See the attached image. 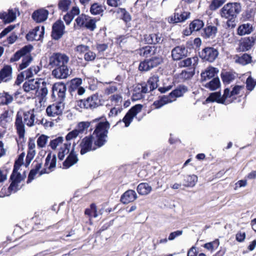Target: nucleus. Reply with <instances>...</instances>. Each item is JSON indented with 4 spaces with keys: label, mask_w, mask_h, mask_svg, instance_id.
Here are the masks:
<instances>
[{
    "label": "nucleus",
    "mask_w": 256,
    "mask_h": 256,
    "mask_svg": "<svg viewBox=\"0 0 256 256\" xmlns=\"http://www.w3.org/2000/svg\"><path fill=\"white\" fill-rule=\"evenodd\" d=\"M134 116L132 115V114L128 112L124 118L122 120V121L124 123L125 126L128 127L131 122L132 121V120L134 118Z\"/></svg>",
    "instance_id": "obj_57"
},
{
    "label": "nucleus",
    "mask_w": 256,
    "mask_h": 256,
    "mask_svg": "<svg viewBox=\"0 0 256 256\" xmlns=\"http://www.w3.org/2000/svg\"><path fill=\"white\" fill-rule=\"evenodd\" d=\"M78 160L77 154L73 148L66 160L63 162V166L66 168H69L76 164Z\"/></svg>",
    "instance_id": "obj_21"
},
{
    "label": "nucleus",
    "mask_w": 256,
    "mask_h": 256,
    "mask_svg": "<svg viewBox=\"0 0 256 256\" xmlns=\"http://www.w3.org/2000/svg\"><path fill=\"white\" fill-rule=\"evenodd\" d=\"M226 2V0H212L210 5V9L211 10H216L220 8Z\"/></svg>",
    "instance_id": "obj_47"
},
{
    "label": "nucleus",
    "mask_w": 256,
    "mask_h": 256,
    "mask_svg": "<svg viewBox=\"0 0 256 256\" xmlns=\"http://www.w3.org/2000/svg\"><path fill=\"white\" fill-rule=\"evenodd\" d=\"M142 105L141 104H136L132 107L128 112H130L134 117L142 110Z\"/></svg>",
    "instance_id": "obj_54"
},
{
    "label": "nucleus",
    "mask_w": 256,
    "mask_h": 256,
    "mask_svg": "<svg viewBox=\"0 0 256 256\" xmlns=\"http://www.w3.org/2000/svg\"><path fill=\"white\" fill-rule=\"evenodd\" d=\"M65 26L61 20L56 21L52 25L51 36L52 39L58 40L64 34Z\"/></svg>",
    "instance_id": "obj_8"
},
{
    "label": "nucleus",
    "mask_w": 256,
    "mask_h": 256,
    "mask_svg": "<svg viewBox=\"0 0 256 256\" xmlns=\"http://www.w3.org/2000/svg\"><path fill=\"white\" fill-rule=\"evenodd\" d=\"M48 12L43 8L35 10L32 14V19L36 22H42L48 18Z\"/></svg>",
    "instance_id": "obj_16"
},
{
    "label": "nucleus",
    "mask_w": 256,
    "mask_h": 256,
    "mask_svg": "<svg viewBox=\"0 0 256 256\" xmlns=\"http://www.w3.org/2000/svg\"><path fill=\"white\" fill-rule=\"evenodd\" d=\"M101 105L100 100L98 94H94L86 99L80 100L77 102V106L80 108L92 110Z\"/></svg>",
    "instance_id": "obj_3"
},
{
    "label": "nucleus",
    "mask_w": 256,
    "mask_h": 256,
    "mask_svg": "<svg viewBox=\"0 0 256 256\" xmlns=\"http://www.w3.org/2000/svg\"><path fill=\"white\" fill-rule=\"evenodd\" d=\"M220 86V80L218 77L214 78L208 82L204 86L211 90H214Z\"/></svg>",
    "instance_id": "obj_36"
},
{
    "label": "nucleus",
    "mask_w": 256,
    "mask_h": 256,
    "mask_svg": "<svg viewBox=\"0 0 256 256\" xmlns=\"http://www.w3.org/2000/svg\"><path fill=\"white\" fill-rule=\"evenodd\" d=\"M40 82L38 80H29L23 84V88L26 92H28L31 90H37L39 88Z\"/></svg>",
    "instance_id": "obj_26"
},
{
    "label": "nucleus",
    "mask_w": 256,
    "mask_h": 256,
    "mask_svg": "<svg viewBox=\"0 0 256 256\" xmlns=\"http://www.w3.org/2000/svg\"><path fill=\"white\" fill-rule=\"evenodd\" d=\"M158 77L156 76H154L148 79L147 84L150 88V91H152L157 88L158 86Z\"/></svg>",
    "instance_id": "obj_42"
},
{
    "label": "nucleus",
    "mask_w": 256,
    "mask_h": 256,
    "mask_svg": "<svg viewBox=\"0 0 256 256\" xmlns=\"http://www.w3.org/2000/svg\"><path fill=\"white\" fill-rule=\"evenodd\" d=\"M190 12H184L180 13L178 12L177 22H182L190 18Z\"/></svg>",
    "instance_id": "obj_55"
},
{
    "label": "nucleus",
    "mask_w": 256,
    "mask_h": 256,
    "mask_svg": "<svg viewBox=\"0 0 256 256\" xmlns=\"http://www.w3.org/2000/svg\"><path fill=\"white\" fill-rule=\"evenodd\" d=\"M22 122V117L20 112H17V132L18 134L20 139L24 138L25 130L24 126L21 123Z\"/></svg>",
    "instance_id": "obj_32"
},
{
    "label": "nucleus",
    "mask_w": 256,
    "mask_h": 256,
    "mask_svg": "<svg viewBox=\"0 0 256 256\" xmlns=\"http://www.w3.org/2000/svg\"><path fill=\"white\" fill-rule=\"evenodd\" d=\"M152 190V187L147 183H141L137 187V191L140 194L146 195Z\"/></svg>",
    "instance_id": "obj_35"
},
{
    "label": "nucleus",
    "mask_w": 256,
    "mask_h": 256,
    "mask_svg": "<svg viewBox=\"0 0 256 256\" xmlns=\"http://www.w3.org/2000/svg\"><path fill=\"white\" fill-rule=\"evenodd\" d=\"M218 32L216 26L212 25H206L201 32L202 36L205 40L214 39Z\"/></svg>",
    "instance_id": "obj_13"
},
{
    "label": "nucleus",
    "mask_w": 256,
    "mask_h": 256,
    "mask_svg": "<svg viewBox=\"0 0 256 256\" xmlns=\"http://www.w3.org/2000/svg\"><path fill=\"white\" fill-rule=\"evenodd\" d=\"M256 85V80L252 78L251 76H248L246 80V88L252 91Z\"/></svg>",
    "instance_id": "obj_52"
},
{
    "label": "nucleus",
    "mask_w": 256,
    "mask_h": 256,
    "mask_svg": "<svg viewBox=\"0 0 256 256\" xmlns=\"http://www.w3.org/2000/svg\"><path fill=\"white\" fill-rule=\"evenodd\" d=\"M199 54L202 60L212 62L218 58L219 52L217 48L212 46H208L202 49Z\"/></svg>",
    "instance_id": "obj_6"
},
{
    "label": "nucleus",
    "mask_w": 256,
    "mask_h": 256,
    "mask_svg": "<svg viewBox=\"0 0 256 256\" xmlns=\"http://www.w3.org/2000/svg\"><path fill=\"white\" fill-rule=\"evenodd\" d=\"M182 234V230H178L171 232L168 238L169 240H174L176 237L180 236Z\"/></svg>",
    "instance_id": "obj_64"
},
{
    "label": "nucleus",
    "mask_w": 256,
    "mask_h": 256,
    "mask_svg": "<svg viewBox=\"0 0 256 256\" xmlns=\"http://www.w3.org/2000/svg\"><path fill=\"white\" fill-rule=\"evenodd\" d=\"M219 244V240H216L213 242L205 244L204 247L210 252H212L218 246Z\"/></svg>",
    "instance_id": "obj_48"
},
{
    "label": "nucleus",
    "mask_w": 256,
    "mask_h": 256,
    "mask_svg": "<svg viewBox=\"0 0 256 256\" xmlns=\"http://www.w3.org/2000/svg\"><path fill=\"white\" fill-rule=\"evenodd\" d=\"M218 70L214 68H210L206 69L204 72L201 74V80L202 82L206 81L214 78Z\"/></svg>",
    "instance_id": "obj_25"
},
{
    "label": "nucleus",
    "mask_w": 256,
    "mask_h": 256,
    "mask_svg": "<svg viewBox=\"0 0 256 256\" xmlns=\"http://www.w3.org/2000/svg\"><path fill=\"white\" fill-rule=\"evenodd\" d=\"M137 198L136 192L134 190H129L126 191L121 196L120 201L124 204L134 201Z\"/></svg>",
    "instance_id": "obj_23"
},
{
    "label": "nucleus",
    "mask_w": 256,
    "mask_h": 256,
    "mask_svg": "<svg viewBox=\"0 0 256 256\" xmlns=\"http://www.w3.org/2000/svg\"><path fill=\"white\" fill-rule=\"evenodd\" d=\"M16 160H15L14 164V168L12 173L10 176V180L12 182L8 188V192L6 194H3V192H0V197H3L4 196H8L12 192H15L16 190Z\"/></svg>",
    "instance_id": "obj_15"
},
{
    "label": "nucleus",
    "mask_w": 256,
    "mask_h": 256,
    "mask_svg": "<svg viewBox=\"0 0 256 256\" xmlns=\"http://www.w3.org/2000/svg\"><path fill=\"white\" fill-rule=\"evenodd\" d=\"M49 137L44 134H42L37 140V146L39 148L45 146Z\"/></svg>",
    "instance_id": "obj_49"
},
{
    "label": "nucleus",
    "mask_w": 256,
    "mask_h": 256,
    "mask_svg": "<svg viewBox=\"0 0 256 256\" xmlns=\"http://www.w3.org/2000/svg\"><path fill=\"white\" fill-rule=\"evenodd\" d=\"M118 12H120L122 14V19L126 22H128L130 20L131 16L125 8H119L118 11Z\"/></svg>",
    "instance_id": "obj_58"
},
{
    "label": "nucleus",
    "mask_w": 256,
    "mask_h": 256,
    "mask_svg": "<svg viewBox=\"0 0 256 256\" xmlns=\"http://www.w3.org/2000/svg\"><path fill=\"white\" fill-rule=\"evenodd\" d=\"M242 11V5L240 2H228L220 10L222 18L227 19L226 26L228 28H234L236 26V19Z\"/></svg>",
    "instance_id": "obj_2"
},
{
    "label": "nucleus",
    "mask_w": 256,
    "mask_h": 256,
    "mask_svg": "<svg viewBox=\"0 0 256 256\" xmlns=\"http://www.w3.org/2000/svg\"><path fill=\"white\" fill-rule=\"evenodd\" d=\"M144 40L148 44L156 45L162 44L164 40V38L162 34L156 32L144 35Z\"/></svg>",
    "instance_id": "obj_9"
},
{
    "label": "nucleus",
    "mask_w": 256,
    "mask_h": 256,
    "mask_svg": "<svg viewBox=\"0 0 256 256\" xmlns=\"http://www.w3.org/2000/svg\"><path fill=\"white\" fill-rule=\"evenodd\" d=\"M236 73L232 72H222L220 76L223 83L229 84L236 78Z\"/></svg>",
    "instance_id": "obj_28"
},
{
    "label": "nucleus",
    "mask_w": 256,
    "mask_h": 256,
    "mask_svg": "<svg viewBox=\"0 0 256 256\" xmlns=\"http://www.w3.org/2000/svg\"><path fill=\"white\" fill-rule=\"evenodd\" d=\"M192 64V60L191 58H187L186 59L183 60H181L178 66L180 67H188L190 66Z\"/></svg>",
    "instance_id": "obj_63"
},
{
    "label": "nucleus",
    "mask_w": 256,
    "mask_h": 256,
    "mask_svg": "<svg viewBox=\"0 0 256 256\" xmlns=\"http://www.w3.org/2000/svg\"><path fill=\"white\" fill-rule=\"evenodd\" d=\"M12 68L11 66L6 65L0 70V83L6 82L12 79Z\"/></svg>",
    "instance_id": "obj_19"
},
{
    "label": "nucleus",
    "mask_w": 256,
    "mask_h": 256,
    "mask_svg": "<svg viewBox=\"0 0 256 256\" xmlns=\"http://www.w3.org/2000/svg\"><path fill=\"white\" fill-rule=\"evenodd\" d=\"M194 74V70L190 68V70H182L180 74V76L185 80H188L192 78Z\"/></svg>",
    "instance_id": "obj_51"
},
{
    "label": "nucleus",
    "mask_w": 256,
    "mask_h": 256,
    "mask_svg": "<svg viewBox=\"0 0 256 256\" xmlns=\"http://www.w3.org/2000/svg\"><path fill=\"white\" fill-rule=\"evenodd\" d=\"M64 101L58 100L56 104L50 105L46 108V112L50 116H54L62 114L64 108Z\"/></svg>",
    "instance_id": "obj_10"
},
{
    "label": "nucleus",
    "mask_w": 256,
    "mask_h": 256,
    "mask_svg": "<svg viewBox=\"0 0 256 256\" xmlns=\"http://www.w3.org/2000/svg\"><path fill=\"white\" fill-rule=\"evenodd\" d=\"M157 50V46H143L138 50V53L140 56L144 58L152 56L154 55Z\"/></svg>",
    "instance_id": "obj_17"
},
{
    "label": "nucleus",
    "mask_w": 256,
    "mask_h": 256,
    "mask_svg": "<svg viewBox=\"0 0 256 256\" xmlns=\"http://www.w3.org/2000/svg\"><path fill=\"white\" fill-rule=\"evenodd\" d=\"M88 16L85 14H82L76 19V22L80 28L84 26L86 21L88 20Z\"/></svg>",
    "instance_id": "obj_56"
},
{
    "label": "nucleus",
    "mask_w": 256,
    "mask_h": 256,
    "mask_svg": "<svg viewBox=\"0 0 256 256\" xmlns=\"http://www.w3.org/2000/svg\"><path fill=\"white\" fill-rule=\"evenodd\" d=\"M62 142L63 138L62 136H59L51 140L50 145L52 150H55L59 144L62 143Z\"/></svg>",
    "instance_id": "obj_60"
},
{
    "label": "nucleus",
    "mask_w": 256,
    "mask_h": 256,
    "mask_svg": "<svg viewBox=\"0 0 256 256\" xmlns=\"http://www.w3.org/2000/svg\"><path fill=\"white\" fill-rule=\"evenodd\" d=\"M106 9V7H104L98 3L94 2L91 5L90 11L92 15L100 14L102 16L103 12Z\"/></svg>",
    "instance_id": "obj_31"
},
{
    "label": "nucleus",
    "mask_w": 256,
    "mask_h": 256,
    "mask_svg": "<svg viewBox=\"0 0 256 256\" xmlns=\"http://www.w3.org/2000/svg\"><path fill=\"white\" fill-rule=\"evenodd\" d=\"M71 2L70 0H60L58 4V8L62 12H66L68 10Z\"/></svg>",
    "instance_id": "obj_46"
},
{
    "label": "nucleus",
    "mask_w": 256,
    "mask_h": 256,
    "mask_svg": "<svg viewBox=\"0 0 256 256\" xmlns=\"http://www.w3.org/2000/svg\"><path fill=\"white\" fill-rule=\"evenodd\" d=\"M34 47L32 44H28L24 46L20 50L17 51V61L20 58H24L30 54V52L33 50Z\"/></svg>",
    "instance_id": "obj_27"
},
{
    "label": "nucleus",
    "mask_w": 256,
    "mask_h": 256,
    "mask_svg": "<svg viewBox=\"0 0 256 256\" xmlns=\"http://www.w3.org/2000/svg\"><path fill=\"white\" fill-rule=\"evenodd\" d=\"M69 70L68 66H63L55 68L52 71V75L56 78H66L68 76Z\"/></svg>",
    "instance_id": "obj_18"
},
{
    "label": "nucleus",
    "mask_w": 256,
    "mask_h": 256,
    "mask_svg": "<svg viewBox=\"0 0 256 256\" xmlns=\"http://www.w3.org/2000/svg\"><path fill=\"white\" fill-rule=\"evenodd\" d=\"M188 50L184 46H177L172 50V56L174 60H178L187 56Z\"/></svg>",
    "instance_id": "obj_14"
},
{
    "label": "nucleus",
    "mask_w": 256,
    "mask_h": 256,
    "mask_svg": "<svg viewBox=\"0 0 256 256\" xmlns=\"http://www.w3.org/2000/svg\"><path fill=\"white\" fill-rule=\"evenodd\" d=\"M100 119L96 118L90 122H80L78 124V130L80 131V133L82 132L85 129L96 122L93 136H94L96 138L94 141V144L98 148L104 146L106 142V138L108 137V130L110 128V124L108 122H98Z\"/></svg>",
    "instance_id": "obj_1"
},
{
    "label": "nucleus",
    "mask_w": 256,
    "mask_h": 256,
    "mask_svg": "<svg viewBox=\"0 0 256 256\" xmlns=\"http://www.w3.org/2000/svg\"><path fill=\"white\" fill-rule=\"evenodd\" d=\"M32 60V57L31 55L24 56L22 59V62L19 66L18 70H22L26 68Z\"/></svg>",
    "instance_id": "obj_45"
},
{
    "label": "nucleus",
    "mask_w": 256,
    "mask_h": 256,
    "mask_svg": "<svg viewBox=\"0 0 256 256\" xmlns=\"http://www.w3.org/2000/svg\"><path fill=\"white\" fill-rule=\"evenodd\" d=\"M56 154H54L52 158L51 152H49L45 160L44 166L47 167L49 169L54 168L56 166Z\"/></svg>",
    "instance_id": "obj_33"
},
{
    "label": "nucleus",
    "mask_w": 256,
    "mask_h": 256,
    "mask_svg": "<svg viewBox=\"0 0 256 256\" xmlns=\"http://www.w3.org/2000/svg\"><path fill=\"white\" fill-rule=\"evenodd\" d=\"M10 113L6 110L0 116V122L4 124V122H8L10 120Z\"/></svg>",
    "instance_id": "obj_61"
},
{
    "label": "nucleus",
    "mask_w": 256,
    "mask_h": 256,
    "mask_svg": "<svg viewBox=\"0 0 256 256\" xmlns=\"http://www.w3.org/2000/svg\"><path fill=\"white\" fill-rule=\"evenodd\" d=\"M13 98L12 96L6 92L0 93V104H8L12 102Z\"/></svg>",
    "instance_id": "obj_44"
},
{
    "label": "nucleus",
    "mask_w": 256,
    "mask_h": 256,
    "mask_svg": "<svg viewBox=\"0 0 256 256\" xmlns=\"http://www.w3.org/2000/svg\"><path fill=\"white\" fill-rule=\"evenodd\" d=\"M253 30V28L250 24H243L238 26L237 34L240 36H244L250 34Z\"/></svg>",
    "instance_id": "obj_24"
},
{
    "label": "nucleus",
    "mask_w": 256,
    "mask_h": 256,
    "mask_svg": "<svg viewBox=\"0 0 256 256\" xmlns=\"http://www.w3.org/2000/svg\"><path fill=\"white\" fill-rule=\"evenodd\" d=\"M162 62V58L161 56H152L140 62L139 64L138 70L140 71L147 72L158 66Z\"/></svg>",
    "instance_id": "obj_4"
},
{
    "label": "nucleus",
    "mask_w": 256,
    "mask_h": 256,
    "mask_svg": "<svg viewBox=\"0 0 256 256\" xmlns=\"http://www.w3.org/2000/svg\"><path fill=\"white\" fill-rule=\"evenodd\" d=\"M70 146L71 144L67 142L64 144L62 146L60 147L58 154V157L59 160H62L65 156L69 153Z\"/></svg>",
    "instance_id": "obj_34"
},
{
    "label": "nucleus",
    "mask_w": 256,
    "mask_h": 256,
    "mask_svg": "<svg viewBox=\"0 0 256 256\" xmlns=\"http://www.w3.org/2000/svg\"><path fill=\"white\" fill-rule=\"evenodd\" d=\"M96 58V54L90 50L84 55V60L88 62L93 61L95 60Z\"/></svg>",
    "instance_id": "obj_59"
},
{
    "label": "nucleus",
    "mask_w": 256,
    "mask_h": 256,
    "mask_svg": "<svg viewBox=\"0 0 256 256\" xmlns=\"http://www.w3.org/2000/svg\"><path fill=\"white\" fill-rule=\"evenodd\" d=\"M44 33V26L40 28L39 26L35 28L26 35V39L28 41L40 40L43 38Z\"/></svg>",
    "instance_id": "obj_11"
},
{
    "label": "nucleus",
    "mask_w": 256,
    "mask_h": 256,
    "mask_svg": "<svg viewBox=\"0 0 256 256\" xmlns=\"http://www.w3.org/2000/svg\"><path fill=\"white\" fill-rule=\"evenodd\" d=\"M256 41V36L245 38L240 44V50L241 51H247L251 48Z\"/></svg>",
    "instance_id": "obj_20"
},
{
    "label": "nucleus",
    "mask_w": 256,
    "mask_h": 256,
    "mask_svg": "<svg viewBox=\"0 0 256 256\" xmlns=\"http://www.w3.org/2000/svg\"><path fill=\"white\" fill-rule=\"evenodd\" d=\"M15 18V14L12 10H10L8 12L0 14V18L2 19L5 23H10L12 22Z\"/></svg>",
    "instance_id": "obj_38"
},
{
    "label": "nucleus",
    "mask_w": 256,
    "mask_h": 256,
    "mask_svg": "<svg viewBox=\"0 0 256 256\" xmlns=\"http://www.w3.org/2000/svg\"><path fill=\"white\" fill-rule=\"evenodd\" d=\"M69 61V57L66 54L61 53H54L50 56L49 65L52 68H58L67 66Z\"/></svg>",
    "instance_id": "obj_5"
},
{
    "label": "nucleus",
    "mask_w": 256,
    "mask_h": 256,
    "mask_svg": "<svg viewBox=\"0 0 256 256\" xmlns=\"http://www.w3.org/2000/svg\"><path fill=\"white\" fill-rule=\"evenodd\" d=\"M188 90L187 87L184 85L178 86L176 89L170 92V97L172 96L175 100L176 98L180 97Z\"/></svg>",
    "instance_id": "obj_29"
},
{
    "label": "nucleus",
    "mask_w": 256,
    "mask_h": 256,
    "mask_svg": "<svg viewBox=\"0 0 256 256\" xmlns=\"http://www.w3.org/2000/svg\"><path fill=\"white\" fill-rule=\"evenodd\" d=\"M142 105L141 104H136L132 107L128 112H130L134 117L142 110Z\"/></svg>",
    "instance_id": "obj_53"
},
{
    "label": "nucleus",
    "mask_w": 256,
    "mask_h": 256,
    "mask_svg": "<svg viewBox=\"0 0 256 256\" xmlns=\"http://www.w3.org/2000/svg\"><path fill=\"white\" fill-rule=\"evenodd\" d=\"M33 76L32 72L30 70V68L27 70L26 71L22 72H20L17 76V84H20L22 81H23L24 78H30L32 77Z\"/></svg>",
    "instance_id": "obj_41"
},
{
    "label": "nucleus",
    "mask_w": 256,
    "mask_h": 256,
    "mask_svg": "<svg viewBox=\"0 0 256 256\" xmlns=\"http://www.w3.org/2000/svg\"><path fill=\"white\" fill-rule=\"evenodd\" d=\"M66 87L63 82H56L52 86V98L58 100L64 101Z\"/></svg>",
    "instance_id": "obj_7"
},
{
    "label": "nucleus",
    "mask_w": 256,
    "mask_h": 256,
    "mask_svg": "<svg viewBox=\"0 0 256 256\" xmlns=\"http://www.w3.org/2000/svg\"><path fill=\"white\" fill-rule=\"evenodd\" d=\"M82 84V79L80 78H74L70 81L68 91L72 95L80 86Z\"/></svg>",
    "instance_id": "obj_30"
},
{
    "label": "nucleus",
    "mask_w": 256,
    "mask_h": 256,
    "mask_svg": "<svg viewBox=\"0 0 256 256\" xmlns=\"http://www.w3.org/2000/svg\"><path fill=\"white\" fill-rule=\"evenodd\" d=\"M198 180V177L194 174L186 176L184 177V186L192 187L195 186Z\"/></svg>",
    "instance_id": "obj_37"
},
{
    "label": "nucleus",
    "mask_w": 256,
    "mask_h": 256,
    "mask_svg": "<svg viewBox=\"0 0 256 256\" xmlns=\"http://www.w3.org/2000/svg\"><path fill=\"white\" fill-rule=\"evenodd\" d=\"M80 131L78 130H74L68 132L66 136V139L67 141H69L74 138H76L79 134Z\"/></svg>",
    "instance_id": "obj_62"
},
{
    "label": "nucleus",
    "mask_w": 256,
    "mask_h": 256,
    "mask_svg": "<svg viewBox=\"0 0 256 256\" xmlns=\"http://www.w3.org/2000/svg\"><path fill=\"white\" fill-rule=\"evenodd\" d=\"M220 97L221 94L220 92H212L206 98V102H216L219 103H224V100H222Z\"/></svg>",
    "instance_id": "obj_40"
},
{
    "label": "nucleus",
    "mask_w": 256,
    "mask_h": 256,
    "mask_svg": "<svg viewBox=\"0 0 256 256\" xmlns=\"http://www.w3.org/2000/svg\"><path fill=\"white\" fill-rule=\"evenodd\" d=\"M204 26L202 20L196 19L192 22L190 24V29L193 32L199 31Z\"/></svg>",
    "instance_id": "obj_39"
},
{
    "label": "nucleus",
    "mask_w": 256,
    "mask_h": 256,
    "mask_svg": "<svg viewBox=\"0 0 256 256\" xmlns=\"http://www.w3.org/2000/svg\"><path fill=\"white\" fill-rule=\"evenodd\" d=\"M28 154L26 158V164L25 166L26 167L28 166L31 161L33 159L34 156L36 154V151L34 150V148L36 146L34 140L32 138L29 140L28 142Z\"/></svg>",
    "instance_id": "obj_22"
},
{
    "label": "nucleus",
    "mask_w": 256,
    "mask_h": 256,
    "mask_svg": "<svg viewBox=\"0 0 256 256\" xmlns=\"http://www.w3.org/2000/svg\"><path fill=\"white\" fill-rule=\"evenodd\" d=\"M94 138L93 136H86L82 139L80 145L81 148L80 151L81 154L83 155L88 152L96 150V148H92V144Z\"/></svg>",
    "instance_id": "obj_12"
},
{
    "label": "nucleus",
    "mask_w": 256,
    "mask_h": 256,
    "mask_svg": "<svg viewBox=\"0 0 256 256\" xmlns=\"http://www.w3.org/2000/svg\"><path fill=\"white\" fill-rule=\"evenodd\" d=\"M84 27L87 29L93 31L96 28V20L95 18H90L86 21Z\"/></svg>",
    "instance_id": "obj_50"
},
{
    "label": "nucleus",
    "mask_w": 256,
    "mask_h": 256,
    "mask_svg": "<svg viewBox=\"0 0 256 256\" xmlns=\"http://www.w3.org/2000/svg\"><path fill=\"white\" fill-rule=\"evenodd\" d=\"M236 62L243 66L246 65L252 62V56L247 54H243L241 56L238 58Z\"/></svg>",
    "instance_id": "obj_43"
}]
</instances>
